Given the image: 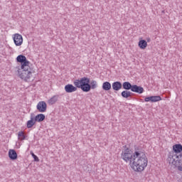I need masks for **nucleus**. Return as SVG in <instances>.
<instances>
[{
	"instance_id": "obj_1",
	"label": "nucleus",
	"mask_w": 182,
	"mask_h": 182,
	"mask_svg": "<svg viewBox=\"0 0 182 182\" xmlns=\"http://www.w3.org/2000/svg\"><path fill=\"white\" fill-rule=\"evenodd\" d=\"M172 152L169 153L168 161L169 164H172L175 167H178L179 171H182V145L181 144H176L173 146Z\"/></svg>"
},
{
	"instance_id": "obj_2",
	"label": "nucleus",
	"mask_w": 182,
	"mask_h": 182,
	"mask_svg": "<svg viewBox=\"0 0 182 182\" xmlns=\"http://www.w3.org/2000/svg\"><path fill=\"white\" fill-rule=\"evenodd\" d=\"M149 163L146 154L141 151H135L134 155V161L131 164L132 168L134 171H143Z\"/></svg>"
},
{
	"instance_id": "obj_3",
	"label": "nucleus",
	"mask_w": 182,
	"mask_h": 182,
	"mask_svg": "<svg viewBox=\"0 0 182 182\" xmlns=\"http://www.w3.org/2000/svg\"><path fill=\"white\" fill-rule=\"evenodd\" d=\"M124 147V150L121 154V159L125 161V163H129L130 166H132L133 161L134 160V152L132 149L127 148L125 145Z\"/></svg>"
},
{
	"instance_id": "obj_4",
	"label": "nucleus",
	"mask_w": 182,
	"mask_h": 182,
	"mask_svg": "<svg viewBox=\"0 0 182 182\" xmlns=\"http://www.w3.org/2000/svg\"><path fill=\"white\" fill-rule=\"evenodd\" d=\"M86 77H82L80 80H75L73 82L74 86H75L77 89H81L82 92H86Z\"/></svg>"
},
{
	"instance_id": "obj_5",
	"label": "nucleus",
	"mask_w": 182,
	"mask_h": 182,
	"mask_svg": "<svg viewBox=\"0 0 182 182\" xmlns=\"http://www.w3.org/2000/svg\"><path fill=\"white\" fill-rule=\"evenodd\" d=\"M97 87V81L92 80L90 82V78H87L86 80V82H85V92H90V90H95Z\"/></svg>"
},
{
	"instance_id": "obj_6",
	"label": "nucleus",
	"mask_w": 182,
	"mask_h": 182,
	"mask_svg": "<svg viewBox=\"0 0 182 182\" xmlns=\"http://www.w3.org/2000/svg\"><path fill=\"white\" fill-rule=\"evenodd\" d=\"M19 77L25 82H31L32 72H31V70H22L21 73H19Z\"/></svg>"
},
{
	"instance_id": "obj_7",
	"label": "nucleus",
	"mask_w": 182,
	"mask_h": 182,
	"mask_svg": "<svg viewBox=\"0 0 182 182\" xmlns=\"http://www.w3.org/2000/svg\"><path fill=\"white\" fill-rule=\"evenodd\" d=\"M14 42L16 46H21L22 43H23V38H22V35L19 33H16L14 35Z\"/></svg>"
},
{
	"instance_id": "obj_8",
	"label": "nucleus",
	"mask_w": 182,
	"mask_h": 182,
	"mask_svg": "<svg viewBox=\"0 0 182 182\" xmlns=\"http://www.w3.org/2000/svg\"><path fill=\"white\" fill-rule=\"evenodd\" d=\"M36 108L40 113H45V112H46V109H48V105L45 101H40L37 104Z\"/></svg>"
},
{
	"instance_id": "obj_9",
	"label": "nucleus",
	"mask_w": 182,
	"mask_h": 182,
	"mask_svg": "<svg viewBox=\"0 0 182 182\" xmlns=\"http://www.w3.org/2000/svg\"><path fill=\"white\" fill-rule=\"evenodd\" d=\"M161 100V97L159 95L146 97L144 99L145 102H151V103H156V102H160Z\"/></svg>"
},
{
	"instance_id": "obj_10",
	"label": "nucleus",
	"mask_w": 182,
	"mask_h": 182,
	"mask_svg": "<svg viewBox=\"0 0 182 182\" xmlns=\"http://www.w3.org/2000/svg\"><path fill=\"white\" fill-rule=\"evenodd\" d=\"M64 89L66 93H73V92H76V90H77V88L72 84L66 85Z\"/></svg>"
},
{
	"instance_id": "obj_11",
	"label": "nucleus",
	"mask_w": 182,
	"mask_h": 182,
	"mask_svg": "<svg viewBox=\"0 0 182 182\" xmlns=\"http://www.w3.org/2000/svg\"><path fill=\"white\" fill-rule=\"evenodd\" d=\"M131 91L134 92L135 93H139V95H141V93L144 92V88H143V87L134 85H132V88Z\"/></svg>"
},
{
	"instance_id": "obj_12",
	"label": "nucleus",
	"mask_w": 182,
	"mask_h": 182,
	"mask_svg": "<svg viewBox=\"0 0 182 182\" xmlns=\"http://www.w3.org/2000/svg\"><path fill=\"white\" fill-rule=\"evenodd\" d=\"M31 63L28 59H26L23 63H21V69L22 70H31V67L29 66V64Z\"/></svg>"
},
{
	"instance_id": "obj_13",
	"label": "nucleus",
	"mask_w": 182,
	"mask_h": 182,
	"mask_svg": "<svg viewBox=\"0 0 182 182\" xmlns=\"http://www.w3.org/2000/svg\"><path fill=\"white\" fill-rule=\"evenodd\" d=\"M9 157L11 160H16L18 159V154L15 149H10L9 151Z\"/></svg>"
},
{
	"instance_id": "obj_14",
	"label": "nucleus",
	"mask_w": 182,
	"mask_h": 182,
	"mask_svg": "<svg viewBox=\"0 0 182 182\" xmlns=\"http://www.w3.org/2000/svg\"><path fill=\"white\" fill-rule=\"evenodd\" d=\"M121 96L124 97V99H129V97H132V96H133V92L129 90H124L122 92Z\"/></svg>"
},
{
	"instance_id": "obj_15",
	"label": "nucleus",
	"mask_w": 182,
	"mask_h": 182,
	"mask_svg": "<svg viewBox=\"0 0 182 182\" xmlns=\"http://www.w3.org/2000/svg\"><path fill=\"white\" fill-rule=\"evenodd\" d=\"M122 82L119 81H116L112 83V89L113 90H116L117 92L122 89Z\"/></svg>"
},
{
	"instance_id": "obj_16",
	"label": "nucleus",
	"mask_w": 182,
	"mask_h": 182,
	"mask_svg": "<svg viewBox=\"0 0 182 182\" xmlns=\"http://www.w3.org/2000/svg\"><path fill=\"white\" fill-rule=\"evenodd\" d=\"M33 119L36 122H38V123H41V122H43V120H45V114H38Z\"/></svg>"
},
{
	"instance_id": "obj_17",
	"label": "nucleus",
	"mask_w": 182,
	"mask_h": 182,
	"mask_svg": "<svg viewBox=\"0 0 182 182\" xmlns=\"http://www.w3.org/2000/svg\"><path fill=\"white\" fill-rule=\"evenodd\" d=\"M59 99V95H54L50 100H48V105H55L58 100Z\"/></svg>"
},
{
	"instance_id": "obj_18",
	"label": "nucleus",
	"mask_w": 182,
	"mask_h": 182,
	"mask_svg": "<svg viewBox=\"0 0 182 182\" xmlns=\"http://www.w3.org/2000/svg\"><path fill=\"white\" fill-rule=\"evenodd\" d=\"M122 87L125 90H132L133 85L129 82H124L122 84Z\"/></svg>"
},
{
	"instance_id": "obj_19",
	"label": "nucleus",
	"mask_w": 182,
	"mask_h": 182,
	"mask_svg": "<svg viewBox=\"0 0 182 182\" xmlns=\"http://www.w3.org/2000/svg\"><path fill=\"white\" fill-rule=\"evenodd\" d=\"M102 89L103 90H106V91L110 90L112 89V84H110V82L107 81L103 82Z\"/></svg>"
},
{
	"instance_id": "obj_20",
	"label": "nucleus",
	"mask_w": 182,
	"mask_h": 182,
	"mask_svg": "<svg viewBox=\"0 0 182 182\" xmlns=\"http://www.w3.org/2000/svg\"><path fill=\"white\" fill-rule=\"evenodd\" d=\"M35 123H36V122L35 121L34 118L31 117V120L27 122V129L33 127V126H35Z\"/></svg>"
},
{
	"instance_id": "obj_21",
	"label": "nucleus",
	"mask_w": 182,
	"mask_h": 182,
	"mask_svg": "<svg viewBox=\"0 0 182 182\" xmlns=\"http://www.w3.org/2000/svg\"><path fill=\"white\" fill-rule=\"evenodd\" d=\"M139 46L141 49H146V48H147V41H146V40L139 41Z\"/></svg>"
},
{
	"instance_id": "obj_22",
	"label": "nucleus",
	"mask_w": 182,
	"mask_h": 182,
	"mask_svg": "<svg viewBox=\"0 0 182 182\" xmlns=\"http://www.w3.org/2000/svg\"><path fill=\"white\" fill-rule=\"evenodd\" d=\"M18 140H21V141L26 139V135H25V133L23 131L18 132Z\"/></svg>"
},
{
	"instance_id": "obj_23",
	"label": "nucleus",
	"mask_w": 182,
	"mask_h": 182,
	"mask_svg": "<svg viewBox=\"0 0 182 182\" xmlns=\"http://www.w3.org/2000/svg\"><path fill=\"white\" fill-rule=\"evenodd\" d=\"M25 60H26V57L23 55H19L16 58V62H18V63H21Z\"/></svg>"
},
{
	"instance_id": "obj_24",
	"label": "nucleus",
	"mask_w": 182,
	"mask_h": 182,
	"mask_svg": "<svg viewBox=\"0 0 182 182\" xmlns=\"http://www.w3.org/2000/svg\"><path fill=\"white\" fill-rule=\"evenodd\" d=\"M31 155L34 159V161H39V158L33 151H31Z\"/></svg>"
}]
</instances>
